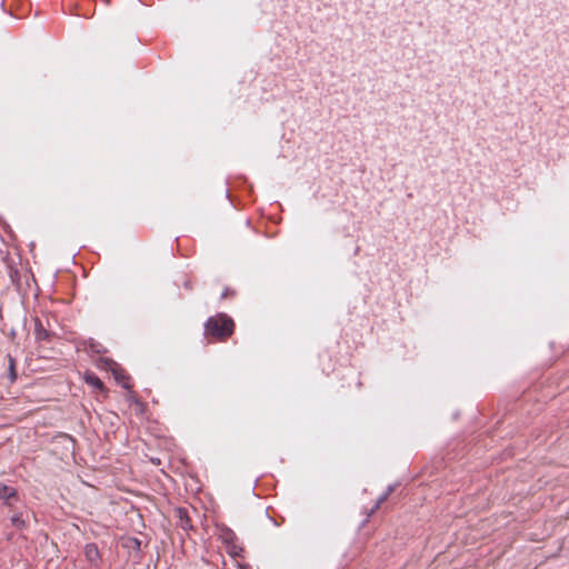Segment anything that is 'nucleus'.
<instances>
[{"label":"nucleus","mask_w":569,"mask_h":569,"mask_svg":"<svg viewBox=\"0 0 569 569\" xmlns=\"http://www.w3.org/2000/svg\"><path fill=\"white\" fill-rule=\"evenodd\" d=\"M234 321L227 313L219 312L204 322V336L213 341L224 342L234 333Z\"/></svg>","instance_id":"obj_1"},{"label":"nucleus","mask_w":569,"mask_h":569,"mask_svg":"<svg viewBox=\"0 0 569 569\" xmlns=\"http://www.w3.org/2000/svg\"><path fill=\"white\" fill-rule=\"evenodd\" d=\"M219 537L221 541L229 548V553L232 557H242L243 548L236 545L238 537L232 529L227 526L219 528Z\"/></svg>","instance_id":"obj_2"},{"label":"nucleus","mask_w":569,"mask_h":569,"mask_svg":"<svg viewBox=\"0 0 569 569\" xmlns=\"http://www.w3.org/2000/svg\"><path fill=\"white\" fill-rule=\"evenodd\" d=\"M33 322V335L36 342L39 345V348H42L44 343H51L53 339L57 337L56 332L47 329L39 317H34Z\"/></svg>","instance_id":"obj_3"},{"label":"nucleus","mask_w":569,"mask_h":569,"mask_svg":"<svg viewBox=\"0 0 569 569\" xmlns=\"http://www.w3.org/2000/svg\"><path fill=\"white\" fill-rule=\"evenodd\" d=\"M84 382L91 386L96 391L101 393L103 398H107L109 395V389L104 386L103 381L90 370H86L82 376Z\"/></svg>","instance_id":"obj_4"},{"label":"nucleus","mask_w":569,"mask_h":569,"mask_svg":"<svg viewBox=\"0 0 569 569\" xmlns=\"http://www.w3.org/2000/svg\"><path fill=\"white\" fill-rule=\"evenodd\" d=\"M174 517L177 518V526L180 527L184 531L193 530L194 527L189 517L188 509L184 507H177L173 510Z\"/></svg>","instance_id":"obj_5"},{"label":"nucleus","mask_w":569,"mask_h":569,"mask_svg":"<svg viewBox=\"0 0 569 569\" xmlns=\"http://www.w3.org/2000/svg\"><path fill=\"white\" fill-rule=\"evenodd\" d=\"M84 557L94 569H98L101 565V555L96 543L90 542L84 546Z\"/></svg>","instance_id":"obj_6"},{"label":"nucleus","mask_w":569,"mask_h":569,"mask_svg":"<svg viewBox=\"0 0 569 569\" xmlns=\"http://www.w3.org/2000/svg\"><path fill=\"white\" fill-rule=\"evenodd\" d=\"M112 376L117 382H121V386L126 390H131L132 385L130 383V376L127 375L126 370L118 365L114 369L111 370Z\"/></svg>","instance_id":"obj_7"},{"label":"nucleus","mask_w":569,"mask_h":569,"mask_svg":"<svg viewBox=\"0 0 569 569\" xmlns=\"http://www.w3.org/2000/svg\"><path fill=\"white\" fill-rule=\"evenodd\" d=\"M120 542H121L122 548H124L129 551H133L136 553L141 552V540H139L136 537L122 536L120 538Z\"/></svg>","instance_id":"obj_8"},{"label":"nucleus","mask_w":569,"mask_h":569,"mask_svg":"<svg viewBox=\"0 0 569 569\" xmlns=\"http://www.w3.org/2000/svg\"><path fill=\"white\" fill-rule=\"evenodd\" d=\"M29 511L14 512L11 518V525L18 530H24L27 528V519L29 518Z\"/></svg>","instance_id":"obj_9"},{"label":"nucleus","mask_w":569,"mask_h":569,"mask_svg":"<svg viewBox=\"0 0 569 569\" xmlns=\"http://www.w3.org/2000/svg\"><path fill=\"white\" fill-rule=\"evenodd\" d=\"M0 500H16L20 501L18 490L13 487L0 483Z\"/></svg>","instance_id":"obj_10"},{"label":"nucleus","mask_w":569,"mask_h":569,"mask_svg":"<svg viewBox=\"0 0 569 569\" xmlns=\"http://www.w3.org/2000/svg\"><path fill=\"white\" fill-rule=\"evenodd\" d=\"M389 499V497L382 492L379 498L376 500L375 505L370 508V509H367L366 510V515H367V518L365 520V523H367L370 519V517H372L380 508L381 506Z\"/></svg>","instance_id":"obj_11"},{"label":"nucleus","mask_w":569,"mask_h":569,"mask_svg":"<svg viewBox=\"0 0 569 569\" xmlns=\"http://www.w3.org/2000/svg\"><path fill=\"white\" fill-rule=\"evenodd\" d=\"M7 358H8V378L10 380V383H13V382H16V380L18 378L17 361H16V358L12 357L11 355H7Z\"/></svg>","instance_id":"obj_12"},{"label":"nucleus","mask_w":569,"mask_h":569,"mask_svg":"<svg viewBox=\"0 0 569 569\" xmlns=\"http://www.w3.org/2000/svg\"><path fill=\"white\" fill-rule=\"evenodd\" d=\"M119 363L116 362L113 359L111 358H104V357H101L98 359L97 361V366L101 369H106V370H109L111 371L112 369H114Z\"/></svg>","instance_id":"obj_13"},{"label":"nucleus","mask_w":569,"mask_h":569,"mask_svg":"<svg viewBox=\"0 0 569 569\" xmlns=\"http://www.w3.org/2000/svg\"><path fill=\"white\" fill-rule=\"evenodd\" d=\"M128 391H129V393L126 397L127 401L138 406L140 408V411L143 412L146 405L139 400V398L137 397L136 392L132 391V389L128 390Z\"/></svg>","instance_id":"obj_14"},{"label":"nucleus","mask_w":569,"mask_h":569,"mask_svg":"<svg viewBox=\"0 0 569 569\" xmlns=\"http://www.w3.org/2000/svg\"><path fill=\"white\" fill-rule=\"evenodd\" d=\"M89 348L92 352L94 353H104L107 350L102 347V345H100L99 342H96L94 340L91 339L90 343H89Z\"/></svg>","instance_id":"obj_15"},{"label":"nucleus","mask_w":569,"mask_h":569,"mask_svg":"<svg viewBox=\"0 0 569 569\" xmlns=\"http://www.w3.org/2000/svg\"><path fill=\"white\" fill-rule=\"evenodd\" d=\"M237 292L230 287H226L221 293V299H229L236 297Z\"/></svg>","instance_id":"obj_16"},{"label":"nucleus","mask_w":569,"mask_h":569,"mask_svg":"<svg viewBox=\"0 0 569 569\" xmlns=\"http://www.w3.org/2000/svg\"><path fill=\"white\" fill-rule=\"evenodd\" d=\"M10 278L13 283L19 284V271L17 269L10 268Z\"/></svg>","instance_id":"obj_17"},{"label":"nucleus","mask_w":569,"mask_h":569,"mask_svg":"<svg viewBox=\"0 0 569 569\" xmlns=\"http://www.w3.org/2000/svg\"><path fill=\"white\" fill-rule=\"evenodd\" d=\"M397 488V485H389L383 491L388 497H390Z\"/></svg>","instance_id":"obj_18"},{"label":"nucleus","mask_w":569,"mask_h":569,"mask_svg":"<svg viewBox=\"0 0 569 569\" xmlns=\"http://www.w3.org/2000/svg\"><path fill=\"white\" fill-rule=\"evenodd\" d=\"M17 502L16 500H3L4 506L9 507L10 509H13V505Z\"/></svg>","instance_id":"obj_19"},{"label":"nucleus","mask_w":569,"mask_h":569,"mask_svg":"<svg viewBox=\"0 0 569 569\" xmlns=\"http://www.w3.org/2000/svg\"><path fill=\"white\" fill-rule=\"evenodd\" d=\"M183 287L187 289V290H192V283L190 280H187L184 283H183Z\"/></svg>","instance_id":"obj_20"},{"label":"nucleus","mask_w":569,"mask_h":569,"mask_svg":"<svg viewBox=\"0 0 569 569\" xmlns=\"http://www.w3.org/2000/svg\"><path fill=\"white\" fill-rule=\"evenodd\" d=\"M357 387L360 388L362 386V382L360 381V379L358 378L357 379V382H356Z\"/></svg>","instance_id":"obj_21"},{"label":"nucleus","mask_w":569,"mask_h":569,"mask_svg":"<svg viewBox=\"0 0 569 569\" xmlns=\"http://www.w3.org/2000/svg\"><path fill=\"white\" fill-rule=\"evenodd\" d=\"M64 437H66L67 439H69L70 441H74V440H73V438H72V437H70V436H68V435H64Z\"/></svg>","instance_id":"obj_22"}]
</instances>
